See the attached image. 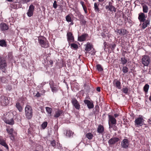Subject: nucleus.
Listing matches in <instances>:
<instances>
[{
  "label": "nucleus",
  "instance_id": "f257e3e1",
  "mask_svg": "<svg viewBox=\"0 0 151 151\" xmlns=\"http://www.w3.org/2000/svg\"><path fill=\"white\" fill-rule=\"evenodd\" d=\"M108 123L109 128H112L113 130L116 131L117 128L116 126V120L114 116L109 114H108Z\"/></svg>",
  "mask_w": 151,
  "mask_h": 151
},
{
  "label": "nucleus",
  "instance_id": "f03ea898",
  "mask_svg": "<svg viewBox=\"0 0 151 151\" xmlns=\"http://www.w3.org/2000/svg\"><path fill=\"white\" fill-rule=\"evenodd\" d=\"M25 112L26 118L28 119H31L33 115V110L32 107L27 104L25 108Z\"/></svg>",
  "mask_w": 151,
  "mask_h": 151
},
{
  "label": "nucleus",
  "instance_id": "7ed1b4c3",
  "mask_svg": "<svg viewBox=\"0 0 151 151\" xmlns=\"http://www.w3.org/2000/svg\"><path fill=\"white\" fill-rule=\"evenodd\" d=\"M38 42L40 46L42 47L47 48L49 47V43L45 37H39Z\"/></svg>",
  "mask_w": 151,
  "mask_h": 151
},
{
  "label": "nucleus",
  "instance_id": "20e7f679",
  "mask_svg": "<svg viewBox=\"0 0 151 151\" xmlns=\"http://www.w3.org/2000/svg\"><path fill=\"white\" fill-rule=\"evenodd\" d=\"M10 98L4 95L0 96V105L3 106H7L9 103Z\"/></svg>",
  "mask_w": 151,
  "mask_h": 151
},
{
  "label": "nucleus",
  "instance_id": "39448f33",
  "mask_svg": "<svg viewBox=\"0 0 151 151\" xmlns=\"http://www.w3.org/2000/svg\"><path fill=\"white\" fill-rule=\"evenodd\" d=\"M4 121L5 123L9 124H14V122L13 117V114L11 113L8 112L4 119Z\"/></svg>",
  "mask_w": 151,
  "mask_h": 151
},
{
  "label": "nucleus",
  "instance_id": "423d86ee",
  "mask_svg": "<svg viewBox=\"0 0 151 151\" xmlns=\"http://www.w3.org/2000/svg\"><path fill=\"white\" fill-rule=\"evenodd\" d=\"M6 66L5 58L0 56V69L3 72H6Z\"/></svg>",
  "mask_w": 151,
  "mask_h": 151
},
{
  "label": "nucleus",
  "instance_id": "0eeeda50",
  "mask_svg": "<svg viewBox=\"0 0 151 151\" xmlns=\"http://www.w3.org/2000/svg\"><path fill=\"white\" fill-rule=\"evenodd\" d=\"M141 59L142 63L144 66H148L150 62V57L147 55H145L142 56Z\"/></svg>",
  "mask_w": 151,
  "mask_h": 151
},
{
  "label": "nucleus",
  "instance_id": "6e6552de",
  "mask_svg": "<svg viewBox=\"0 0 151 151\" xmlns=\"http://www.w3.org/2000/svg\"><path fill=\"white\" fill-rule=\"evenodd\" d=\"M144 120L142 117H138L134 121L135 125L137 127L142 126L144 123Z\"/></svg>",
  "mask_w": 151,
  "mask_h": 151
},
{
  "label": "nucleus",
  "instance_id": "1a4fd4ad",
  "mask_svg": "<svg viewBox=\"0 0 151 151\" xmlns=\"http://www.w3.org/2000/svg\"><path fill=\"white\" fill-rule=\"evenodd\" d=\"M35 6L33 4H31L29 7V8L27 14L29 17H31L33 14V12L35 10Z\"/></svg>",
  "mask_w": 151,
  "mask_h": 151
},
{
  "label": "nucleus",
  "instance_id": "9d476101",
  "mask_svg": "<svg viewBox=\"0 0 151 151\" xmlns=\"http://www.w3.org/2000/svg\"><path fill=\"white\" fill-rule=\"evenodd\" d=\"M67 40L69 43L74 41V37L72 32H67Z\"/></svg>",
  "mask_w": 151,
  "mask_h": 151
},
{
  "label": "nucleus",
  "instance_id": "9b49d317",
  "mask_svg": "<svg viewBox=\"0 0 151 151\" xmlns=\"http://www.w3.org/2000/svg\"><path fill=\"white\" fill-rule=\"evenodd\" d=\"M71 102L72 105L76 109L79 110L80 109V105L76 98H72L71 100Z\"/></svg>",
  "mask_w": 151,
  "mask_h": 151
},
{
  "label": "nucleus",
  "instance_id": "f8f14e48",
  "mask_svg": "<svg viewBox=\"0 0 151 151\" xmlns=\"http://www.w3.org/2000/svg\"><path fill=\"white\" fill-rule=\"evenodd\" d=\"M121 145L122 147L124 148H127L129 145L128 139H124L121 142Z\"/></svg>",
  "mask_w": 151,
  "mask_h": 151
},
{
  "label": "nucleus",
  "instance_id": "ddd939ff",
  "mask_svg": "<svg viewBox=\"0 0 151 151\" xmlns=\"http://www.w3.org/2000/svg\"><path fill=\"white\" fill-rule=\"evenodd\" d=\"M85 50L86 53L88 52H89L93 48V45L92 43L88 42L85 45Z\"/></svg>",
  "mask_w": 151,
  "mask_h": 151
},
{
  "label": "nucleus",
  "instance_id": "4468645a",
  "mask_svg": "<svg viewBox=\"0 0 151 151\" xmlns=\"http://www.w3.org/2000/svg\"><path fill=\"white\" fill-rule=\"evenodd\" d=\"M120 139L116 137H113L110 139L108 141V143L109 145H114L118 142Z\"/></svg>",
  "mask_w": 151,
  "mask_h": 151
},
{
  "label": "nucleus",
  "instance_id": "2eb2a0df",
  "mask_svg": "<svg viewBox=\"0 0 151 151\" xmlns=\"http://www.w3.org/2000/svg\"><path fill=\"white\" fill-rule=\"evenodd\" d=\"M84 102L87 106L89 109H91L94 107V104L92 101H91L87 99H85L84 100Z\"/></svg>",
  "mask_w": 151,
  "mask_h": 151
},
{
  "label": "nucleus",
  "instance_id": "dca6fc26",
  "mask_svg": "<svg viewBox=\"0 0 151 151\" xmlns=\"http://www.w3.org/2000/svg\"><path fill=\"white\" fill-rule=\"evenodd\" d=\"M88 35L87 33H83L80 36L78 37V40L80 42H83L86 40V38L88 37Z\"/></svg>",
  "mask_w": 151,
  "mask_h": 151
},
{
  "label": "nucleus",
  "instance_id": "f3484780",
  "mask_svg": "<svg viewBox=\"0 0 151 151\" xmlns=\"http://www.w3.org/2000/svg\"><path fill=\"white\" fill-rule=\"evenodd\" d=\"M146 17L144 13L141 12L138 14V19L140 22H144L146 20L145 18Z\"/></svg>",
  "mask_w": 151,
  "mask_h": 151
},
{
  "label": "nucleus",
  "instance_id": "a211bd4d",
  "mask_svg": "<svg viewBox=\"0 0 151 151\" xmlns=\"http://www.w3.org/2000/svg\"><path fill=\"white\" fill-rule=\"evenodd\" d=\"M0 29L2 31L6 30L9 29V26L6 23L2 22L0 24Z\"/></svg>",
  "mask_w": 151,
  "mask_h": 151
},
{
  "label": "nucleus",
  "instance_id": "6ab92c4d",
  "mask_svg": "<svg viewBox=\"0 0 151 151\" xmlns=\"http://www.w3.org/2000/svg\"><path fill=\"white\" fill-rule=\"evenodd\" d=\"M113 84L114 86L119 89H120L121 88V83L119 80H117V79H114L113 81Z\"/></svg>",
  "mask_w": 151,
  "mask_h": 151
},
{
  "label": "nucleus",
  "instance_id": "aec40b11",
  "mask_svg": "<svg viewBox=\"0 0 151 151\" xmlns=\"http://www.w3.org/2000/svg\"><path fill=\"white\" fill-rule=\"evenodd\" d=\"M0 144L4 147L7 150H9V147L6 142V139H4L2 137H0Z\"/></svg>",
  "mask_w": 151,
  "mask_h": 151
},
{
  "label": "nucleus",
  "instance_id": "412c9836",
  "mask_svg": "<svg viewBox=\"0 0 151 151\" xmlns=\"http://www.w3.org/2000/svg\"><path fill=\"white\" fill-rule=\"evenodd\" d=\"M104 131V126L101 125L99 124L97 129V132L99 134H102Z\"/></svg>",
  "mask_w": 151,
  "mask_h": 151
},
{
  "label": "nucleus",
  "instance_id": "4be33fe9",
  "mask_svg": "<svg viewBox=\"0 0 151 151\" xmlns=\"http://www.w3.org/2000/svg\"><path fill=\"white\" fill-rule=\"evenodd\" d=\"M105 8L107 11H110L111 12H115L116 11V8L113 5L109 6H106Z\"/></svg>",
  "mask_w": 151,
  "mask_h": 151
},
{
  "label": "nucleus",
  "instance_id": "5701e85b",
  "mask_svg": "<svg viewBox=\"0 0 151 151\" xmlns=\"http://www.w3.org/2000/svg\"><path fill=\"white\" fill-rule=\"evenodd\" d=\"M16 107L19 112H22L23 109V106L19 102H17L15 105Z\"/></svg>",
  "mask_w": 151,
  "mask_h": 151
},
{
  "label": "nucleus",
  "instance_id": "b1692460",
  "mask_svg": "<svg viewBox=\"0 0 151 151\" xmlns=\"http://www.w3.org/2000/svg\"><path fill=\"white\" fill-rule=\"evenodd\" d=\"M143 22V23L142 24L141 27L143 29H145L150 24V20L147 19L145 22Z\"/></svg>",
  "mask_w": 151,
  "mask_h": 151
},
{
  "label": "nucleus",
  "instance_id": "393cba45",
  "mask_svg": "<svg viewBox=\"0 0 151 151\" xmlns=\"http://www.w3.org/2000/svg\"><path fill=\"white\" fill-rule=\"evenodd\" d=\"M63 113V110L58 109L57 111H55L54 117L55 118L58 117Z\"/></svg>",
  "mask_w": 151,
  "mask_h": 151
},
{
  "label": "nucleus",
  "instance_id": "a878e982",
  "mask_svg": "<svg viewBox=\"0 0 151 151\" xmlns=\"http://www.w3.org/2000/svg\"><path fill=\"white\" fill-rule=\"evenodd\" d=\"M85 137L88 139L91 140L93 139V135L91 132H88L86 134Z\"/></svg>",
  "mask_w": 151,
  "mask_h": 151
},
{
  "label": "nucleus",
  "instance_id": "bb28decb",
  "mask_svg": "<svg viewBox=\"0 0 151 151\" xmlns=\"http://www.w3.org/2000/svg\"><path fill=\"white\" fill-rule=\"evenodd\" d=\"M0 46L3 47H6V43L4 40H0Z\"/></svg>",
  "mask_w": 151,
  "mask_h": 151
},
{
  "label": "nucleus",
  "instance_id": "cd10ccee",
  "mask_svg": "<svg viewBox=\"0 0 151 151\" xmlns=\"http://www.w3.org/2000/svg\"><path fill=\"white\" fill-rule=\"evenodd\" d=\"M142 10L144 13H147L148 11V6L145 4L144 5L142 6Z\"/></svg>",
  "mask_w": 151,
  "mask_h": 151
},
{
  "label": "nucleus",
  "instance_id": "c85d7f7f",
  "mask_svg": "<svg viewBox=\"0 0 151 151\" xmlns=\"http://www.w3.org/2000/svg\"><path fill=\"white\" fill-rule=\"evenodd\" d=\"M96 68L99 71L101 72L103 71V68L100 64H97L96 65Z\"/></svg>",
  "mask_w": 151,
  "mask_h": 151
},
{
  "label": "nucleus",
  "instance_id": "c756f323",
  "mask_svg": "<svg viewBox=\"0 0 151 151\" xmlns=\"http://www.w3.org/2000/svg\"><path fill=\"white\" fill-rule=\"evenodd\" d=\"M149 88V86L148 84H145L143 87V90L145 94L147 93Z\"/></svg>",
  "mask_w": 151,
  "mask_h": 151
},
{
  "label": "nucleus",
  "instance_id": "7c9ffc66",
  "mask_svg": "<svg viewBox=\"0 0 151 151\" xmlns=\"http://www.w3.org/2000/svg\"><path fill=\"white\" fill-rule=\"evenodd\" d=\"M73 134V132L70 130H67L66 131V135L69 137L72 136Z\"/></svg>",
  "mask_w": 151,
  "mask_h": 151
},
{
  "label": "nucleus",
  "instance_id": "2f4dec72",
  "mask_svg": "<svg viewBox=\"0 0 151 151\" xmlns=\"http://www.w3.org/2000/svg\"><path fill=\"white\" fill-rule=\"evenodd\" d=\"M52 91L54 93L56 92L58 90L57 86L55 85L53 87H50Z\"/></svg>",
  "mask_w": 151,
  "mask_h": 151
},
{
  "label": "nucleus",
  "instance_id": "473e14b6",
  "mask_svg": "<svg viewBox=\"0 0 151 151\" xmlns=\"http://www.w3.org/2000/svg\"><path fill=\"white\" fill-rule=\"evenodd\" d=\"M58 142H56L55 140L52 141L51 142V144L52 145V146L55 148L58 146Z\"/></svg>",
  "mask_w": 151,
  "mask_h": 151
},
{
  "label": "nucleus",
  "instance_id": "72a5a7b5",
  "mask_svg": "<svg viewBox=\"0 0 151 151\" xmlns=\"http://www.w3.org/2000/svg\"><path fill=\"white\" fill-rule=\"evenodd\" d=\"M129 69L126 66H122V71L123 73H126L128 72Z\"/></svg>",
  "mask_w": 151,
  "mask_h": 151
},
{
  "label": "nucleus",
  "instance_id": "f704fd0d",
  "mask_svg": "<svg viewBox=\"0 0 151 151\" xmlns=\"http://www.w3.org/2000/svg\"><path fill=\"white\" fill-rule=\"evenodd\" d=\"M45 109L46 111L47 112L48 114L50 115V116H51L52 113V109L48 107H46Z\"/></svg>",
  "mask_w": 151,
  "mask_h": 151
},
{
  "label": "nucleus",
  "instance_id": "c9c22d12",
  "mask_svg": "<svg viewBox=\"0 0 151 151\" xmlns=\"http://www.w3.org/2000/svg\"><path fill=\"white\" fill-rule=\"evenodd\" d=\"M121 59L122 63L123 65L126 64L127 62V59L125 58L124 57L123 58H122Z\"/></svg>",
  "mask_w": 151,
  "mask_h": 151
},
{
  "label": "nucleus",
  "instance_id": "e433bc0d",
  "mask_svg": "<svg viewBox=\"0 0 151 151\" xmlns=\"http://www.w3.org/2000/svg\"><path fill=\"white\" fill-rule=\"evenodd\" d=\"M95 111H94V113L95 115L97 114L99 112V107L98 105H96L95 107Z\"/></svg>",
  "mask_w": 151,
  "mask_h": 151
},
{
  "label": "nucleus",
  "instance_id": "4c0bfd02",
  "mask_svg": "<svg viewBox=\"0 0 151 151\" xmlns=\"http://www.w3.org/2000/svg\"><path fill=\"white\" fill-rule=\"evenodd\" d=\"M98 5L96 3H95L94 4V10L96 12H99V10L98 7Z\"/></svg>",
  "mask_w": 151,
  "mask_h": 151
},
{
  "label": "nucleus",
  "instance_id": "58836bf2",
  "mask_svg": "<svg viewBox=\"0 0 151 151\" xmlns=\"http://www.w3.org/2000/svg\"><path fill=\"white\" fill-rule=\"evenodd\" d=\"M70 47L75 49H77L78 47V45L75 43H71L70 44Z\"/></svg>",
  "mask_w": 151,
  "mask_h": 151
},
{
  "label": "nucleus",
  "instance_id": "ea45409f",
  "mask_svg": "<svg viewBox=\"0 0 151 151\" xmlns=\"http://www.w3.org/2000/svg\"><path fill=\"white\" fill-rule=\"evenodd\" d=\"M47 122H44L41 124V126L42 128L43 129H45L47 127Z\"/></svg>",
  "mask_w": 151,
  "mask_h": 151
},
{
  "label": "nucleus",
  "instance_id": "a19ab883",
  "mask_svg": "<svg viewBox=\"0 0 151 151\" xmlns=\"http://www.w3.org/2000/svg\"><path fill=\"white\" fill-rule=\"evenodd\" d=\"M65 19L66 21L68 22H71L72 21L71 18L69 14L68 15L66 16L65 17Z\"/></svg>",
  "mask_w": 151,
  "mask_h": 151
},
{
  "label": "nucleus",
  "instance_id": "79ce46f5",
  "mask_svg": "<svg viewBox=\"0 0 151 151\" xmlns=\"http://www.w3.org/2000/svg\"><path fill=\"white\" fill-rule=\"evenodd\" d=\"M115 32H117V35H121L122 34V29H116Z\"/></svg>",
  "mask_w": 151,
  "mask_h": 151
},
{
  "label": "nucleus",
  "instance_id": "37998d69",
  "mask_svg": "<svg viewBox=\"0 0 151 151\" xmlns=\"http://www.w3.org/2000/svg\"><path fill=\"white\" fill-rule=\"evenodd\" d=\"M49 84L50 88L53 87V86H54L55 85L54 83V81L52 80H50L49 81Z\"/></svg>",
  "mask_w": 151,
  "mask_h": 151
},
{
  "label": "nucleus",
  "instance_id": "c03bdc74",
  "mask_svg": "<svg viewBox=\"0 0 151 151\" xmlns=\"http://www.w3.org/2000/svg\"><path fill=\"white\" fill-rule=\"evenodd\" d=\"M6 130L8 132V133L9 134H11L12 133H13V132L14 129L12 128L11 129H6Z\"/></svg>",
  "mask_w": 151,
  "mask_h": 151
},
{
  "label": "nucleus",
  "instance_id": "a18cd8bd",
  "mask_svg": "<svg viewBox=\"0 0 151 151\" xmlns=\"http://www.w3.org/2000/svg\"><path fill=\"white\" fill-rule=\"evenodd\" d=\"M122 91L125 93L127 94V93L128 91V89L127 87L123 88L122 89Z\"/></svg>",
  "mask_w": 151,
  "mask_h": 151
},
{
  "label": "nucleus",
  "instance_id": "49530a36",
  "mask_svg": "<svg viewBox=\"0 0 151 151\" xmlns=\"http://www.w3.org/2000/svg\"><path fill=\"white\" fill-rule=\"evenodd\" d=\"M82 6L85 14H87V13H88V11L87 10V8L86 6L84 4L83 5H82Z\"/></svg>",
  "mask_w": 151,
  "mask_h": 151
},
{
  "label": "nucleus",
  "instance_id": "de8ad7c7",
  "mask_svg": "<svg viewBox=\"0 0 151 151\" xmlns=\"http://www.w3.org/2000/svg\"><path fill=\"white\" fill-rule=\"evenodd\" d=\"M122 34L121 35L124 36L127 33V30L126 29H122Z\"/></svg>",
  "mask_w": 151,
  "mask_h": 151
},
{
  "label": "nucleus",
  "instance_id": "09e8293b",
  "mask_svg": "<svg viewBox=\"0 0 151 151\" xmlns=\"http://www.w3.org/2000/svg\"><path fill=\"white\" fill-rule=\"evenodd\" d=\"M30 0H21V2L23 4H24L25 3H27L30 1Z\"/></svg>",
  "mask_w": 151,
  "mask_h": 151
},
{
  "label": "nucleus",
  "instance_id": "8fccbe9b",
  "mask_svg": "<svg viewBox=\"0 0 151 151\" xmlns=\"http://www.w3.org/2000/svg\"><path fill=\"white\" fill-rule=\"evenodd\" d=\"M9 135H10L9 137L12 140H14L15 139V137H14V135L13 133H12L11 134H10Z\"/></svg>",
  "mask_w": 151,
  "mask_h": 151
},
{
  "label": "nucleus",
  "instance_id": "3c124183",
  "mask_svg": "<svg viewBox=\"0 0 151 151\" xmlns=\"http://www.w3.org/2000/svg\"><path fill=\"white\" fill-rule=\"evenodd\" d=\"M42 94L40 93L39 92H37L35 96L37 97H40L41 96V95H42Z\"/></svg>",
  "mask_w": 151,
  "mask_h": 151
},
{
  "label": "nucleus",
  "instance_id": "603ef678",
  "mask_svg": "<svg viewBox=\"0 0 151 151\" xmlns=\"http://www.w3.org/2000/svg\"><path fill=\"white\" fill-rule=\"evenodd\" d=\"M104 50L106 48V47H109V45L107 44V43L106 42H104Z\"/></svg>",
  "mask_w": 151,
  "mask_h": 151
},
{
  "label": "nucleus",
  "instance_id": "864d4df0",
  "mask_svg": "<svg viewBox=\"0 0 151 151\" xmlns=\"http://www.w3.org/2000/svg\"><path fill=\"white\" fill-rule=\"evenodd\" d=\"M53 6V7L55 9H56L57 8V2L56 1H54Z\"/></svg>",
  "mask_w": 151,
  "mask_h": 151
},
{
  "label": "nucleus",
  "instance_id": "5fc2aeb1",
  "mask_svg": "<svg viewBox=\"0 0 151 151\" xmlns=\"http://www.w3.org/2000/svg\"><path fill=\"white\" fill-rule=\"evenodd\" d=\"M116 44L114 43L112 44L111 45V49L112 50H114L116 46Z\"/></svg>",
  "mask_w": 151,
  "mask_h": 151
},
{
  "label": "nucleus",
  "instance_id": "6e6d98bb",
  "mask_svg": "<svg viewBox=\"0 0 151 151\" xmlns=\"http://www.w3.org/2000/svg\"><path fill=\"white\" fill-rule=\"evenodd\" d=\"M79 18L80 19V21L84 19V16L83 15L81 14L78 15Z\"/></svg>",
  "mask_w": 151,
  "mask_h": 151
},
{
  "label": "nucleus",
  "instance_id": "4d7b16f0",
  "mask_svg": "<svg viewBox=\"0 0 151 151\" xmlns=\"http://www.w3.org/2000/svg\"><path fill=\"white\" fill-rule=\"evenodd\" d=\"M80 21L82 23V24L84 25H85L86 23V21L84 20V19L81 20Z\"/></svg>",
  "mask_w": 151,
  "mask_h": 151
},
{
  "label": "nucleus",
  "instance_id": "13d9d810",
  "mask_svg": "<svg viewBox=\"0 0 151 151\" xmlns=\"http://www.w3.org/2000/svg\"><path fill=\"white\" fill-rule=\"evenodd\" d=\"M109 4L108 5H106V6H113L112 5V2L110 1H109L108 3Z\"/></svg>",
  "mask_w": 151,
  "mask_h": 151
},
{
  "label": "nucleus",
  "instance_id": "bf43d9fd",
  "mask_svg": "<svg viewBox=\"0 0 151 151\" xmlns=\"http://www.w3.org/2000/svg\"><path fill=\"white\" fill-rule=\"evenodd\" d=\"M49 62L50 63V64L51 65H52L53 63V61L52 60H50L49 61Z\"/></svg>",
  "mask_w": 151,
  "mask_h": 151
},
{
  "label": "nucleus",
  "instance_id": "052dcab7",
  "mask_svg": "<svg viewBox=\"0 0 151 151\" xmlns=\"http://www.w3.org/2000/svg\"><path fill=\"white\" fill-rule=\"evenodd\" d=\"M96 90L98 91V92H100L101 91V89H100V87H97L96 88Z\"/></svg>",
  "mask_w": 151,
  "mask_h": 151
},
{
  "label": "nucleus",
  "instance_id": "680f3d73",
  "mask_svg": "<svg viewBox=\"0 0 151 151\" xmlns=\"http://www.w3.org/2000/svg\"><path fill=\"white\" fill-rule=\"evenodd\" d=\"M148 122L150 124H151V118L149 119Z\"/></svg>",
  "mask_w": 151,
  "mask_h": 151
},
{
  "label": "nucleus",
  "instance_id": "e2e57ef3",
  "mask_svg": "<svg viewBox=\"0 0 151 151\" xmlns=\"http://www.w3.org/2000/svg\"><path fill=\"white\" fill-rule=\"evenodd\" d=\"M80 3L81 4V5H83V4H84V3L83 1H80Z\"/></svg>",
  "mask_w": 151,
  "mask_h": 151
},
{
  "label": "nucleus",
  "instance_id": "0e129e2a",
  "mask_svg": "<svg viewBox=\"0 0 151 151\" xmlns=\"http://www.w3.org/2000/svg\"><path fill=\"white\" fill-rule=\"evenodd\" d=\"M119 116V115L117 114H114V116L115 118H116V117H118Z\"/></svg>",
  "mask_w": 151,
  "mask_h": 151
},
{
  "label": "nucleus",
  "instance_id": "69168bd1",
  "mask_svg": "<svg viewBox=\"0 0 151 151\" xmlns=\"http://www.w3.org/2000/svg\"><path fill=\"white\" fill-rule=\"evenodd\" d=\"M45 90H43L41 91V92L42 93V94H44L45 93Z\"/></svg>",
  "mask_w": 151,
  "mask_h": 151
},
{
  "label": "nucleus",
  "instance_id": "338daca9",
  "mask_svg": "<svg viewBox=\"0 0 151 151\" xmlns=\"http://www.w3.org/2000/svg\"><path fill=\"white\" fill-rule=\"evenodd\" d=\"M148 15H151V10L148 13Z\"/></svg>",
  "mask_w": 151,
  "mask_h": 151
},
{
  "label": "nucleus",
  "instance_id": "774afa93",
  "mask_svg": "<svg viewBox=\"0 0 151 151\" xmlns=\"http://www.w3.org/2000/svg\"><path fill=\"white\" fill-rule=\"evenodd\" d=\"M149 100L151 102V96H150L149 98Z\"/></svg>",
  "mask_w": 151,
  "mask_h": 151
}]
</instances>
